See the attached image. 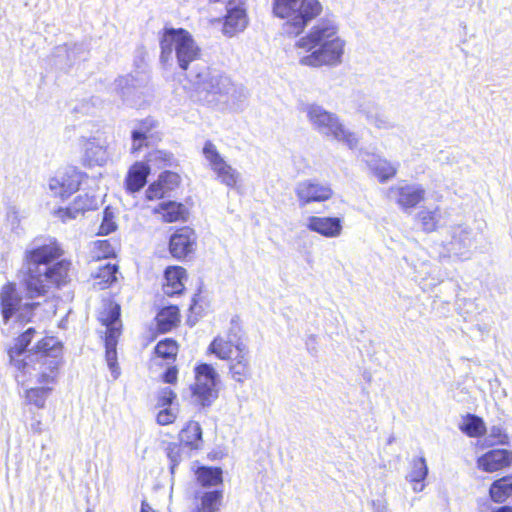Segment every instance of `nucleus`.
Here are the masks:
<instances>
[{
    "label": "nucleus",
    "mask_w": 512,
    "mask_h": 512,
    "mask_svg": "<svg viewBox=\"0 0 512 512\" xmlns=\"http://www.w3.org/2000/svg\"><path fill=\"white\" fill-rule=\"evenodd\" d=\"M97 208V199L88 193H84L75 197L69 206L57 208L54 211V215L62 222H66Z\"/></svg>",
    "instance_id": "nucleus-18"
},
{
    "label": "nucleus",
    "mask_w": 512,
    "mask_h": 512,
    "mask_svg": "<svg viewBox=\"0 0 512 512\" xmlns=\"http://www.w3.org/2000/svg\"><path fill=\"white\" fill-rule=\"evenodd\" d=\"M295 47L308 53L299 60L303 66H336L342 62L345 41L338 34V26L331 20L323 19L300 37Z\"/></svg>",
    "instance_id": "nucleus-2"
},
{
    "label": "nucleus",
    "mask_w": 512,
    "mask_h": 512,
    "mask_svg": "<svg viewBox=\"0 0 512 512\" xmlns=\"http://www.w3.org/2000/svg\"><path fill=\"white\" fill-rule=\"evenodd\" d=\"M158 180L163 184L164 189L168 192L175 190L181 183V177L178 173L173 171H163Z\"/></svg>",
    "instance_id": "nucleus-41"
},
{
    "label": "nucleus",
    "mask_w": 512,
    "mask_h": 512,
    "mask_svg": "<svg viewBox=\"0 0 512 512\" xmlns=\"http://www.w3.org/2000/svg\"><path fill=\"white\" fill-rule=\"evenodd\" d=\"M167 191L164 189L163 184L157 179L153 181L145 191V198L149 201L159 200L164 197Z\"/></svg>",
    "instance_id": "nucleus-44"
},
{
    "label": "nucleus",
    "mask_w": 512,
    "mask_h": 512,
    "mask_svg": "<svg viewBox=\"0 0 512 512\" xmlns=\"http://www.w3.org/2000/svg\"><path fill=\"white\" fill-rule=\"evenodd\" d=\"M64 253L55 238L24 251L22 284L30 298L44 297L71 284L73 263Z\"/></svg>",
    "instance_id": "nucleus-1"
},
{
    "label": "nucleus",
    "mask_w": 512,
    "mask_h": 512,
    "mask_svg": "<svg viewBox=\"0 0 512 512\" xmlns=\"http://www.w3.org/2000/svg\"><path fill=\"white\" fill-rule=\"evenodd\" d=\"M120 249V241L117 239L96 240L92 244V259L100 261L115 258Z\"/></svg>",
    "instance_id": "nucleus-30"
},
{
    "label": "nucleus",
    "mask_w": 512,
    "mask_h": 512,
    "mask_svg": "<svg viewBox=\"0 0 512 512\" xmlns=\"http://www.w3.org/2000/svg\"><path fill=\"white\" fill-rule=\"evenodd\" d=\"M421 228L426 233H432L439 228L440 209L436 207L433 210H422L417 214Z\"/></svg>",
    "instance_id": "nucleus-36"
},
{
    "label": "nucleus",
    "mask_w": 512,
    "mask_h": 512,
    "mask_svg": "<svg viewBox=\"0 0 512 512\" xmlns=\"http://www.w3.org/2000/svg\"><path fill=\"white\" fill-rule=\"evenodd\" d=\"M118 270L119 267L117 264L107 263L99 267L97 272L93 275L94 287L99 290L111 287L117 281Z\"/></svg>",
    "instance_id": "nucleus-33"
},
{
    "label": "nucleus",
    "mask_w": 512,
    "mask_h": 512,
    "mask_svg": "<svg viewBox=\"0 0 512 512\" xmlns=\"http://www.w3.org/2000/svg\"><path fill=\"white\" fill-rule=\"evenodd\" d=\"M198 237L189 226L177 227L170 235L168 250L173 258L179 261L187 259L197 248Z\"/></svg>",
    "instance_id": "nucleus-12"
},
{
    "label": "nucleus",
    "mask_w": 512,
    "mask_h": 512,
    "mask_svg": "<svg viewBox=\"0 0 512 512\" xmlns=\"http://www.w3.org/2000/svg\"><path fill=\"white\" fill-rule=\"evenodd\" d=\"M203 155L221 183L232 188L237 185L239 179L238 173L224 160L211 141L205 142Z\"/></svg>",
    "instance_id": "nucleus-14"
},
{
    "label": "nucleus",
    "mask_w": 512,
    "mask_h": 512,
    "mask_svg": "<svg viewBox=\"0 0 512 512\" xmlns=\"http://www.w3.org/2000/svg\"><path fill=\"white\" fill-rule=\"evenodd\" d=\"M152 214L158 216V219L166 224L187 222L190 216L189 209L185 204L173 200L159 203L153 208Z\"/></svg>",
    "instance_id": "nucleus-19"
},
{
    "label": "nucleus",
    "mask_w": 512,
    "mask_h": 512,
    "mask_svg": "<svg viewBox=\"0 0 512 512\" xmlns=\"http://www.w3.org/2000/svg\"><path fill=\"white\" fill-rule=\"evenodd\" d=\"M509 436L506 431L500 426H492L489 433V444L488 446L495 445H508Z\"/></svg>",
    "instance_id": "nucleus-43"
},
{
    "label": "nucleus",
    "mask_w": 512,
    "mask_h": 512,
    "mask_svg": "<svg viewBox=\"0 0 512 512\" xmlns=\"http://www.w3.org/2000/svg\"><path fill=\"white\" fill-rule=\"evenodd\" d=\"M117 229L115 217L109 207H106L103 211V219L98 228L97 235H108Z\"/></svg>",
    "instance_id": "nucleus-40"
},
{
    "label": "nucleus",
    "mask_w": 512,
    "mask_h": 512,
    "mask_svg": "<svg viewBox=\"0 0 512 512\" xmlns=\"http://www.w3.org/2000/svg\"><path fill=\"white\" fill-rule=\"evenodd\" d=\"M248 24L246 11L241 6H235L227 10L224 16L222 31L226 36H234L242 32Z\"/></svg>",
    "instance_id": "nucleus-26"
},
{
    "label": "nucleus",
    "mask_w": 512,
    "mask_h": 512,
    "mask_svg": "<svg viewBox=\"0 0 512 512\" xmlns=\"http://www.w3.org/2000/svg\"><path fill=\"white\" fill-rule=\"evenodd\" d=\"M197 295H195L192 299V303H197V298H196Z\"/></svg>",
    "instance_id": "nucleus-49"
},
{
    "label": "nucleus",
    "mask_w": 512,
    "mask_h": 512,
    "mask_svg": "<svg viewBox=\"0 0 512 512\" xmlns=\"http://www.w3.org/2000/svg\"><path fill=\"white\" fill-rule=\"evenodd\" d=\"M180 344L171 337L161 339L154 347V354L167 364H173L177 360Z\"/></svg>",
    "instance_id": "nucleus-31"
},
{
    "label": "nucleus",
    "mask_w": 512,
    "mask_h": 512,
    "mask_svg": "<svg viewBox=\"0 0 512 512\" xmlns=\"http://www.w3.org/2000/svg\"><path fill=\"white\" fill-rule=\"evenodd\" d=\"M51 393L52 388L48 386H37L26 389L24 397L28 405H33L38 409H43L46 405V400Z\"/></svg>",
    "instance_id": "nucleus-35"
},
{
    "label": "nucleus",
    "mask_w": 512,
    "mask_h": 512,
    "mask_svg": "<svg viewBox=\"0 0 512 512\" xmlns=\"http://www.w3.org/2000/svg\"><path fill=\"white\" fill-rule=\"evenodd\" d=\"M372 171L380 183H385L396 177L398 166L386 159H380L374 164Z\"/></svg>",
    "instance_id": "nucleus-37"
},
{
    "label": "nucleus",
    "mask_w": 512,
    "mask_h": 512,
    "mask_svg": "<svg viewBox=\"0 0 512 512\" xmlns=\"http://www.w3.org/2000/svg\"><path fill=\"white\" fill-rule=\"evenodd\" d=\"M178 442L189 450H199L203 443V431L199 422L188 420L178 432Z\"/></svg>",
    "instance_id": "nucleus-24"
},
{
    "label": "nucleus",
    "mask_w": 512,
    "mask_h": 512,
    "mask_svg": "<svg viewBox=\"0 0 512 512\" xmlns=\"http://www.w3.org/2000/svg\"><path fill=\"white\" fill-rule=\"evenodd\" d=\"M85 161L88 165L99 164L103 160L104 149L98 143L92 140L84 142Z\"/></svg>",
    "instance_id": "nucleus-38"
},
{
    "label": "nucleus",
    "mask_w": 512,
    "mask_h": 512,
    "mask_svg": "<svg viewBox=\"0 0 512 512\" xmlns=\"http://www.w3.org/2000/svg\"><path fill=\"white\" fill-rule=\"evenodd\" d=\"M461 432L470 438H479L486 434L487 428L483 419L474 414H467L459 426Z\"/></svg>",
    "instance_id": "nucleus-34"
},
{
    "label": "nucleus",
    "mask_w": 512,
    "mask_h": 512,
    "mask_svg": "<svg viewBox=\"0 0 512 512\" xmlns=\"http://www.w3.org/2000/svg\"><path fill=\"white\" fill-rule=\"evenodd\" d=\"M322 11L319 0H272V14L283 21L282 31L288 37L301 35Z\"/></svg>",
    "instance_id": "nucleus-4"
},
{
    "label": "nucleus",
    "mask_w": 512,
    "mask_h": 512,
    "mask_svg": "<svg viewBox=\"0 0 512 512\" xmlns=\"http://www.w3.org/2000/svg\"><path fill=\"white\" fill-rule=\"evenodd\" d=\"M62 344L53 336H44L34 346L35 358L38 365L36 382L39 386H48L54 390L62 362Z\"/></svg>",
    "instance_id": "nucleus-6"
},
{
    "label": "nucleus",
    "mask_w": 512,
    "mask_h": 512,
    "mask_svg": "<svg viewBox=\"0 0 512 512\" xmlns=\"http://www.w3.org/2000/svg\"><path fill=\"white\" fill-rule=\"evenodd\" d=\"M188 278L184 267L171 265L163 273L162 291L168 297L182 295L185 291V282Z\"/></svg>",
    "instance_id": "nucleus-20"
},
{
    "label": "nucleus",
    "mask_w": 512,
    "mask_h": 512,
    "mask_svg": "<svg viewBox=\"0 0 512 512\" xmlns=\"http://www.w3.org/2000/svg\"><path fill=\"white\" fill-rule=\"evenodd\" d=\"M223 498L224 492L222 489L196 493L194 507L191 512H216L221 507Z\"/></svg>",
    "instance_id": "nucleus-25"
},
{
    "label": "nucleus",
    "mask_w": 512,
    "mask_h": 512,
    "mask_svg": "<svg viewBox=\"0 0 512 512\" xmlns=\"http://www.w3.org/2000/svg\"><path fill=\"white\" fill-rule=\"evenodd\" d=\"M181 322V313L177 305H168L159 309L155 317L156 330L165 334L177 328Z\"/></svg>",
    "instance_id": "nucleus-28"
},
{
    "label": "nucleus",
    "mask_w": 512,
    "mask_h": 512,
    "mask_svg": "<svg viewBox=\"0 0 512 512\" xmlns=\"http://www.w3.org/2000/svg\"><path fill=\"white\" fill-rule=\"evenodd\" d=\"M295 195L299 205L303 207L311 203H322L330 200L334 191L330 184L304 180L296 186Z\"/></svg>",
    "instance_id": "nucleus-15"
},
{
    "label": "nucleus",
    "mask_w": 512,
    "mask_h": 512,
    "mask_svg": "<svg viewBox=\"0 0 512 512\" xmlns=\"http://www.w3.org/2000/svg\"><path fill=\"white\" fill-rule=\"evenodd\" d=\"M387 195L402 209H414L426 199V190L423 186L401 181L389 187Z\"/></svg>",
    "instance_id": "nucleus-13"
},
{
    "label": "nucleus",
    "mask_w": 512,
    "mask_h": 512,
    "mask_svg": "<svg viewBox=\"0 0 512 512\" xmlns=\"http://www.w3.org/2000/svg\"><path fill=\"white\" fill-rule=\"evenodd\" d=\"M238 324L232 325L225 333L215 336L207 347V354L228 362V373L233 380L243 383L253 375L250 350Z\"/></svg>",
    "instance_id": "nucleus-3"
},
{
    "label": "nucleus",
    "mask_w": 512,
    "mask_h": 512,
    "mask_svg": "<svg viewBox=\"0 0 512 512\" xmlns=\"http://www.w3.org/2000/svg\"><path fill=\"white\" fill-rule=\"evenodd\" d=\"M158 412L155 416L156 423L160 426H168L174 424L177 420V412L171 406L157 408Z\"/></svg>",
    "instance_id": "nucleus-42"
},
{
    "label": "nucleus",
    "mask_w": 512,
    "mask_h": 512,
    "mask_svg": "<svg viewBox=\"0 0 512 512\" xmlns=\"http://www.w3.org/2000/svg\"><path fill=\"white\" fill-rule=\"evenodd\" d=\"M195 382L191 386L193 404L200 409L210 407L218 398L217 378L214 367L199 363L194 368Z\"/></svg>",
    "instance_id": "nucleus-9"
},
{
    "label": "nucleus",
    "mask_w": 512,
    "mask_h": 512,
    "mask_svg": "<svg viewBox=\"0 0 512 512\" xmlns=\"http://www.w3.org/2000/svg\"><path fill=\"white\" fill-rule=\"evenodd\" d=\"M86 174L75 167L59 169L48 182L52 196L62 201L79 191Z\"/></svg>",
    "instance_id": "nucleus-11"
},
{
    "label": "nucleus",
    "mask_w": 512,
    "mask_h": 512,
    "mask_svg": "<svg viewBox=\"0 0 512 512\" xmlns=\"http://www.w3.org/2000/svg\"><path fill=\"white\" fill-rule=\"evenodd\" d=\"M178 368L176 365H170L161 375V381L166 384H176L178 381Z\"/></svg>",
    "instance_id": "nucleus-46"
},
{
    "label": "nucleus",
    "mask_w": 512,
    "mask_h": 512,
    "mask_svg": "<svg viewBox=\"0 0 512 512\" xmlns=\"http://www.w3.org/2000/svg\"><path fill=\"white\" fill-rule=\"evenodd\" d=\"M492 512H512V506L502 505L495 508Z\"/></svg>",
    "instance_id": "nucleus-48"
},
{
    "label": "nucleus",
    "mask_w": 512,
    "mask_h": 512,
    "mask_svg": "<svg viewBox=\"0 0 512 512\" xmlns=\"http://www.w3.org/2000/svg\"><path fill=\"white\" fill-rule=\"evenodd\" d=\"M195 482L199 487L211 488L223 484V470L218 466L196 465L193 469Z\"/></svg>",
    "instance_id": "nucleus-27"
},
{
    "label": "nucleus",
    "mask_w": 512,
    "mask_h": 512,
    "mask_svg": "<svg viewBox=\"0 0 512 512\" xmlns=\"http://www.w3.org/2000/svg\"><path fill=\"white\" fill-rule=\"evenodd\" d=\"M158 122L152 118L147 117L137 122V127L131 133L132 146L131 152L136 153L144 147L149 146V139H152L153 131L157 128Z\"/></svg>",
    "instance_id": "nucleus-23"
},
{
    "label": "nucleus",
    "mask_w": 512,
    "mask_h": 512,
    "mask_svg": "<svg viewBox=\"0 0 512 512\" xmlns=\"http://www.w3.org/2000/svg\"><path fill=\"white\" fill-rule=\"evenodd\" d=\"M177 399L176 392L170 387H163L155 395V408L169 407Z\"/></svg>",
    "instance_id": "nucleus-39"
},
{
    "label": "nucleus",
    "mask_w": 512,
    "mask_h": 512,
    "mask_svg": "<svg viewBox=\"0 0 512 512\" xmlns=\"http://www.w3.org/2000/svg\"><path fill=\"white\" fill-rule=\"evenodd\" d=\"M307 117L317 129L324 131L328 136H332L338 141L344 142L349 148L357 145L356 135L346 130L333 113L324 110L320 106L311 105L307 108Z\"/></svg>",
    "instance_id": "nucleus-10"
},
{
    "label": "nucleus",
    "mask_w": 512,
    "mask_h": 512,
    "mask_svg": "<svg viewBox=\"0 0 512 512\" xmlns=\"http://www.w3.org/2000/svg\"><path fill=\"white\" fill-rule=\"evenodd\" d=\"M140 512H156L152 507L148 504L146 500H142L141 502V511Z\"/></svg>",
    "instance_id": "nucleus-47"
},
{
    "label": "nucleus",
    "mask_w": 512,
    "mask_h": 512,
    "mask_svg": "<svg viewBox=\"0 0 512 512\" xmlns=\"http://www.w3.org/2000/svg\"><path fill=\"white\" fill-rule=\"evenodd\" d=\"M36 333L37 331L34 327H29L15 338L13 345L7 348L9 364L17 371L25 372L27 369L26 352Z\"/></svg>",
    "instance_id": "nucleus-16"
},
{
    "label": "nucleus",
    "mask_w": 512,
    "mask_h": 512,
    "mask_svg": "<svg viewBox=\"0 0 512 512\" xmlns=\"http://www.w3.org/2000/svg\"><path fill=\"white\" fill-rule=\"evenodd\" d=\"M150 166L142 161L133 163L127 171L124 179V188L127 193L139 192L146 184L150 175Z\"/></svg>",
    "instance_id": "nucleus-21"
},
{
    "label": "nucleus",
    "mask_w": 512,
    "mask_h": 512,
    "mask_svg": "<svg viewBox=\"0 0 512 512\" xmlns=\"http://www.w3.org/2000/svg\"><path fill=\"white\" fill-rule=\"evenodd\" d=\"M428 475V467L423 456L413 458L411 461V469L408 474V480L413 486L414 491H422L424 488V480Z\"/></svg>",
    "instance_id": "nucleus-32"
},
{
    "label": "nucleus",
    "mask_w": 512,
    "mask_h": 512,
    "mask_svg": "<svg viewBox=\"0 0 512 512\" xmlns=\"http://www.w3.org/2000/svg\"><path fill=\"white\" fill-rule=\"evenodd\" d=\"M184 447L179 442H170L166 447V455L172 462V467L177 466L181 460L182 449Z\"/></svg>",
    "instance_id": "nucleus-45"
},
{
    "label": "nucleus",
    "mask_w": 512,
    "mask_h": 512,
    "mask_svg": "<svg viewBox=\"0 0 512 512\" xmlns=\"http://www.w3.org/2000/svg\"><path fill=\"white\" fill-rule=\"evenodd\" d=\"M307 228L327 238L338 237L342 232V220L339 217L310 216Z\"/></svg>",
    "instance_id": "nucleus-22"
},
{
    "label": "nucleus",
    "mask_w": 512,
    "mask_h": 512,
    "mask_svg": "<svg viewBox=\"0 0 512 512\" xmlns=\"http://www.w3.org/2000/svg\"><path fill=\"white\" fill-rule=\"evenodd\" d=\"M160 62L169 63L176 57L179 67L186 71L200 57V48L191 33L184 28L164 27L159 32Z\"/></svg>",
    "instance_id": "nucleus-5"
},
{
    "label": "nucleus",
    "mask_w": 512,
    "mask_h": 512,
    "mask_svg": "<svg viewBox=\"0 0 512 512\" xmlns=\"http://www.w3.org/2000/svg\"><path fill=\"white\" fill-rule=\"evenodd\" d=\"M512 465V450L505 448L490 449L476 459L478 470L485 473H495L510 468Z\"/></svg>",
    "instance_id": "nucleus-17"
},
{
    "label": "nucleus",
    "mask_w": 512,
    "mask_h": 512,
    "mask_svg": "<svg viewBox=\"0 0 512 512\" xmlns=\"http://www.w3.org/2000/svg\"><path fill=\"white\" fill-rule=\"evenodd\" d=\"M22 295L14 281L5 282L0 288V314L4 324L11 319L26 324L34 317V311L40 306L39 302L23 303Z\"/></svg>",
    "instance_id": "nucleus-8"
},
{
    "label": "nucleus",
    "mask_w": 512,
    "mask_h": 512,
    "mask_svg": "<svg viewBox=\"0 0 512 512\" xmlns=\"http://www.w3.org/2000/svg\"><path fill=\"white\" fill-rule=\"evenodd\" d=\"M489 497L497 504H503L512 497V474L495 479L489 487Z\"/></svg>",
    "instance_id": "nucleus-29"
},
{
    "label": "nucleus",
    "mask_w": 512,
    "mask_h": 512,
    "mask_svg": "<svg viewBox=\"0 0 512 512\" xmlns=\"http://www.w3.org/2000/svg\"><path fill=\"white\" fill-rule=\"evenodd\" d=\"M98 322L105 327L104 345L105 358L110 370L116 373L118 370L117 363V344L123 333V322L121 320V305L113 298H105L102 300V307L97 315Z\"/></svg>",
    "instance_id": "nucleus-7"
}]
</instances>
